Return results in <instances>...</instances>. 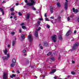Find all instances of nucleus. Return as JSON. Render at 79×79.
I'll use <instances>...</instances> for the list:
<instances>
[{
    "mask_svg": "<svg viewBox=\"0 0 79 79\" xmlns=\"http://www.w3.org/2000/svg\"><path fill=\"white\" fill-rule=\"evenodd\" d=\"M31 2H28L27 3V6H34V5L35 4V2L34 0H30Z\"/></svg>",
    "mask_w": 79,
    "mask_h": 79,
    "instance_id": "obj_1",
    "label": "nucleus"
},
{
    "mask_svg": "<svg viewBox=\"0 0 79 79\" xmlns=\"http://www.w3.org/2000/svg\"><path fill=\"white\" fill-rule=\"evenodd\" d=\"M27 38L29 39V42H32L33 40V38H32V35H31V34H30V35L27 36Z\"/></svg>",
    "mask_w": 79,
    "mask_h": 79,
    "instance_id": "obj_2",
    "label": "nucleus"
},
{
    "mask_svg": "<svg viewBox=\"0 0 79 79\" xmlns=\"http://www.w3.org/2000/svg\"><path fill=\"white\" fill-rule=\"evenodd\" d=\"M56 35H54L52 37V40L54 42H56Z\"/></svg>",
    "mask_w": 79,
    "mask_h": 79,
    "instance_id": "obj_3",
    "label": "nucleus"
},
{
    "mask_svg": "<svg viewBox=\"0 0 79 79\" xmlns=\"http://www.w3.org/2000/svg\"><path fill=\"white\" fill-rule=\"evenodd\" d=\"M79 46V43H76L73 45V49L76 50V47H78Z\"/></svg>",
    "mask_w": 79,
    "mask_h": 79,
    "instance_id": "obj_4",
    "label": "nucleus"
},
{
    "mask_svg": "<svg viewBox=\"0 0 79 79\" xmlns=\"http://www.w3.org/2000/svg\"><path fill=\"white\" fill-rule=\"evenodd\" d=\"M68 2H66L64 3V7L65 10H67L68 9Z\"/></svg>",
    "mask_w": 79,
    "mask_h": 79,
    "instance_id": "obj_5",
    "label": "nucleus"
},
{
    "mask_svg": "<svg viewBox=\"0 0 79 79\" xmlns=\"http://www.w3.org/2000/svg\"><path fill=\"white\" fill-rule=\"evenodd\" d=\"M3 79H7V74L5 73H3Z\"/></svg>",
    "mask_w": 79,
    "mask_h": 79,
    "instance_id": "obj_6",
    "label": "nucleus"
},
{
    "mask_svg": "<svg viewBox=\"0 0 79 79\" xmlns=\"http://www.w3.org/2000/svg\"><path fill=\"white\" fill-rule=\"evenodd\" d=\"M73 12L74 13H78V10L77 9H75L74 7L73 8Z\"/></svg>",
    "mask_w": 79,
    "mask_h": 79,
    "instance_id": "obj_7",
    "label": "nucleus"
},
{
    "mask_svg": "<svg viewBox=\"0 0 79 79\" xmlns=\"http://www.w3.org/2000/svg\"><path fill=\"white\" fill-rule=\"evenodd\" d=\"M70 35V31H68L66 34L65 35L67 37H68V36H69Z\"/></svg>",
    "mask_w": 79,
    "mask_h": 79,
    "instance_id": "obj_8",
    "label": "nucleus"
},
{
    "mask_svg": "<svg viewBox=\"0 0 79 79\" xmlns=\"http://www.w3.org/2000/svg\"><path fill=\"white\" fill-rule=\"evenodd\" d=\"M0 10H1V11L2 12V15H4V14L5 13V12L4 11H3V10L2 9V8H0Z\"/></svg>",
    "mask_w": 79,
    "mask_h": 79,
    "instance_id": "obj_9",
    "label": "nucleus"
},
{
    "mask_svg": "<svg viewBox=\"0 0 79 79\" xmlns=\"http://www.w3.org/2000/svg\"><path fill=\"white\" fill-rule=\"evenodd\" d=\"M0 10H1V11L2 12V15H4V14L5 13V12L4 11H3V10L2 9V8H0Z\"/></svg>",
    "mask_w": 79,
    "mask_h": 79,
    "instance_id": "obj_10",
    "label": "nucleus"
},
{
    "mask_svg": "<svg viewBox=\"0 0 79 79\" xmlns=\"http://www.w3.org/2000/svg\"><path fill=\"white\" fill-rule=\"evenodd\" d=\"M43 44L45 47H47V46H48V43H47V42H44Z\"/></svg>",
    "mask_w": 79,
    "mask_h": 79,
    "instance_id": "obj_11",
    "label": "nucleus"
},
{
    "mask_svg": "<svg viewBox=\"0 0 79 79\" xmlns=\"http://www.w3.org/2000/svg\"><path fill=\"white\" fill-rule=\"evenodd\" d=\"M56 69H54L52 70V71L50 72V73H55L56 72Z\"/></svg>",
    "mask_w": 79,
    "mask_h": 79,
    "instance_id": "obj_12",
    "label": "nucleus"
},
{
    "mask_svg": "<svg viewBox=\"0 0 79 79\" xmlns=\"http://www.w3.org/2000/svg\"><path fill=\"white\" fill-rule=\"evenodd\" d=\"M12 63H16V59L15 58H13V59L12 60Z\"/></svg>",
    "mask_w": 79,
    "mask_h": 79,
    "instance_id": "obj_13",
    "label": "nucleus"
},
{
    "mask_svg": "<svg viewBox=\"0 0 79 79\" xmlns=\"http://www.w3.org/2000/svg\"><path fill=\"white\" fill-rule=\"evenodd\" d=\"M3 52H4L5 55H6V53L8 52V51H7V49L5 48V50H4Z\"/></svg>",
    "mask_w": 79,
    "mask_h": 79,
    "instance_id": "obj_14",
    "label": "nucleus"
},
{
    "mask_svg": "<svg viewBox=\"0 0 79 79\" xmlns=\"http://www.w3.org/2000/svg\"><path fill=\"white\" fill-rule=\"evenodd\" d=\"M21 38H22V40H24V39L25 37H24V35L23 34L21 36Z\"/></svg>",
    "mask_w": 79,
    "mask_h": 79,
    "instance_id": "obj_15",
    "label": "nucleus"
},
{
    "mask_svg": "<svg viewBox=\"0 0 79 79\" xmlns=\"http://www.w3.org/2000/svg\"><path fill=\"white\" fill-rule=\"evenodd\" d=\"M27 19H29V18H30V14H27Z\"/></svg>",
    "mask_w": 79,
    "mask_h": 79,
    "instance_id": "obj_16",
    "label": "nucleus"
},
{
    "mask_svg": "<svg viewBox=\"0 0 79 79\" xmlns=\"http://www.w3.org/2000/svg\"><path fill=\"white\" fill-rule=\"evenodd\" d=\"M53 8L52 7H50V11H51V13H53Z\"/></svg>",
    "mask_w": 79,
    "mask_h": 79,
    "instance_id": "obj_17",
    "label": "nucleus"
},
{
    "mask_svg": "<svg viewBox=\"0 0 79 79\" xmlns=\"http://www.w3.org/2000/svg\"><path fill=\"white\" fill-rule=\"evenodd\" d=\"M57 19L58 21H61V17L60 16H58L57 18Z\"/></svg>",
    "mask_w": 79,
    "mask_h": 79,
    "instance_id": "obj_18",
    "label": "nucleus"
},
{
    "mask_svg": "<svg viewBox=\"0 0 79 79\" xmlns=\"http://www.w3.org/2000/svg\"><path fill=\"white\" fill-rule=\"evenodd\" d=\"M15 66V63H12L11 64L10 66L11 67H14Z\"/></svg>",
    "mask_w": 79,
    "mask_h": 79,
    "instance_id": "obj_19",
    "label": "nucleus"
},
{
    "mask_svg": "<svg viewBox=\"0 0 79 79\" xmlns=\"http://www.w3.org/2000/svg\"><path fill=\"white\" fill-rule=\"evenodd\" d=\"M2 59L3 60H8L7 57H6V56L2 57Z\"/></svg>",
    "mask_w": 79,
    "mask_h": 79,
    "instance_id": "obj_20",
    "label": "nucleus"
},
{
    "mask_svg": "<svg viewBox=\"0 0 79 79\" xmlns=\"http://www.w3.org/2000/svg\"><path fill=\"white\" fill-rule=\"evenodd\" d=\"M35 37H38V33L36 31L35 33Z\"/></svg>",
    "mask_w": 79,
    "mask_h": 79,
    "instance_id": "obj_21",
    "label": "nucleus"
},
{
    "mask_svg": "<svg viewBox=\"0 0 79 79\" xmlns=\"http://www.w3.org/2000/svg\"><path fill=\"white\" fill-rule=\"evenodd\" d=\"M57 5L58 7H60L61 6V5H60V2H57Z\"/></svg>",
    "mask_w": 79,
    "mask_h": 79,
    "instance_id": "obj_22",
    "label": "nucleus"
},
{
    "mask_svg": "<svg viewBox=\"0 0 79 79\" xmlns=\"http://www.w3.org/2000/svg\"><path fill=\"white\" fill-rule=\"evenodd\" d=\"M58 37L59 39V40H62V36H61V35L58 36Z\"/></svg>",
    "mask_w": 79,
    "mask_h": 79,
    "instance_id": "obj_23",
    "label": "nucleus"
},
{
    "mask_svg": "<svg viewBox=\"0 0 79 79\" xmlns=\"http://www.w3.org/2000/svg\"><path fill=\"white\" fill-rule=\"evenodd\" d=\"M16 75L15 74H12V76H10V77L11 78H13V77H15Z\"/></svg>",
    "mask_w": 79,
    "mask_h": 79,
    "instance_id": "obj_24",
    "label": "nucleus"
},
{
    "mask_svg": "<svg viewBox=\"0 0 79 79\" xmlns=\"http://www.w3.org/2000/svg\"><path fill=\"white\" fill-rule=\"evenodd\" d=\"M50 60H52V61H54L55 60V58H54V57H52L50 58Z\"/></svg>",
    "mask_w": 79,
    "mask_h": 79,
    "instance_id": "obj_25",
    "label": "nucleus"
},
{
    "mask_svg": "<svg viewBox=\"0 0 79 79\" xmlns=\"http://www.w3.org/2000/svg\"><path fill=\"white\" fill-rule=\"evenodd\" d=\"M32 10H34L35 11L36 10V9H35V7H34V6H33L32 7Z\"/></svg>",
    "mask_w": 79,
    "mask_h": 79,
    "instance_id": "obj_26",
    "label": "nucleus"
},
{
    "mask_svg": "<svg viewBox=\"0 0 79 79\" xmlns=\"http://www.w3.org/2000/svg\"><path fill=\"white\" fill-rule=\"evenodd\" d=\"M15 41H13L12 42V46H14L15 45Z\"/></svg>",
    "mask_w": 79,
    "mask_h": 79,
    "instance_id": "obj_27",
    "label": "nucleus"
},
{
    "mask_svg": "<svg viewBox=\"0 0 79 79\" xmlns=\"http://www.w3.org/2000/svg\"><path fill=\"white\" fill-rule=\"evenodd\" d=\"M46 21H49L50 20L47 18H45Z\"/></svg>",
    "mask_w": 79,
    "mask_h": 79,
    "instance_id": "obj_28",
    "label": "nucleus"
},
{
    "mask_svg": "<svg viewBox=\"0 0 79 79\" xmlns=\"http://www.w3.org/2000/svg\"><path fill=\"white\" fill-rule=\"evenodd\" d=\"M60 58H61V56H60V54L58 57V60H60Z\"/></svg>",
    "mask_w": 79,
    "mask_h": 79,
    "instance_id": "obj_29",
    "label": "nucleus"
},
{
    "mask_svg": "<svg viewBox=\"0 0 79 79\" xmlns=\"http://www.w3.org/2000/svg\"><path fill=\"white\" fill-rule=\"evenodd\" d=\"M12 16H14V15H15V13L14 12H13L12 13H11L10 14Z\"/></svg>",
    "mask_w": 79,
    "mask_h": 79,
    "instance_id": "obj_30",
    "label": "nucleus"
},
{
    "mask_svg": "<svg viewBox=\"0 0 79 79\" xmlns=\"http://www.w3.org/2000/svg\"><path fill=\"white\" fill-rule=\"evenodd\" d=\"M10 10L11 11H14V9H13V8H11L10 9Z\"/></svg>",
    "mask_w": 79,
    "mask_h": 79,
    "instance_id": "obj_31",
    "label": "nucleus"
},
{
    "mask_svg": "<svg viewBox=\"0 0 79 79\" xmlns=\"http://www.w3.org/2000/svg\"><path fill=\"white\" fill-rule=\"evenodd\" d=\"M19 16H22V14L20 12H19Z\"/></svg>",
    "mask_w": 79,
    "mask_h": 79,
    "instance_id": "obj_32",
    "label": "nucleus"
},
{
    "mask_svg": "<svg viewBox=\"0 0 79 79\" xmlns=\"http://www.w3.org/2000/svg\"><path fill=\"white\" fill-rule=\"evenodd\" d=\"M71 73L72 74H73V75H74L75 74V72H71Z\"/></svg>",
    "mask_w": 79,
    "mask_h": 79,
    "instance_id": "obj_33",
    "label": "nucleus"
},
{
    "mask_svg": "<svg viewBox=\"0 0 79 79\" xmlns=\"http://www.w3.org/2000/svg\"><path fill=\"white\" fill-rule=\"evenodd\" d=\"M22 28H23V29H25L26 28V27L24 26H22Z\"/></svg>",
    "mask_w": 79,
    "mask_h": 79,
    "instance_id": "obj_34",
    "label": "nucleus"
},
{
    "mask_svg": "<svg viewBox=\"0 0 79 79\" xmlns=\"http://www.w3.org/2000/svg\"><path fill=\"white\" fill-rule=\"evenodd\" d=\"M10 57V55L9 54H7V57H6L8 59V58H9Z\"/></svg>",
    "mask_w": 79,
    "mask_h": 79,
    "instance_id": "obj_35",
    "label": "nucleus"
},
{
    "mask_svg": "<svg viewBox=\"0 0 79 79\" xmlns=\"http://www.w3.org/2000/svg\"><path fill=\"white\" fill-rule=\"evenodd\" d=\"M67 19H68V21H70V18H69V17H68L67 18Z\"/></svg>",
    "mask_w": 79,
    "mask_h": 79,
    "instance_id": "obj_36",
    "label": "nucleus"
},
{
    "mask_svg": "<svg viewBox=\"0 0 79 79\" xmlns=\"http://www.w3.org/2000/svg\"><path fill=\"white\" fill-rule=\"evenodd\" d=\"M26 50H23V53H26Z\"/></svg>",
    "mask_w": 79,
    "mask_h": 79,
    "instance_id": "obj_37",
    "label": "nucleus"
},
{
    "mask_svg": "<svg viewBox=\"0 0 79 79\" xmlns=\"http://www.w3.org/2000/svg\"><path fill=\"white\" fill-rule=\"evenodd\" d=\"M40 21H39L38 22L37 24L40 25Z\"/></svg>",
    "mask_w": 79,
    "mask_h": 79,
    "instance_id": "obj_38",
    "label": "nucleus"
},
{
    "mask_svg": "<svg viewBox=\"0 0 79 79\" xmlns=\"http://www.w3.org/2000/svg\"><path fill=\"white\" fill-rule=\"evenodd\" d=\"M19 32H20V33H21L22 32V31H21V29H20L19 30Z\"/></svg>",
    "mask_w": 79,
    "mask_h": 79,
    "instance_id": "obj_39",
    "label": "nucleus"
},
{
    "mask_svg": "<svg viewBox=\"0 0 79 79\" xmlns=\"http://www.w3.org/2000/svg\"><path fill=\"white\" fill-rule=\"evenodd\" d=\"M39 20H40V21H42L43 19L42 18H40L39 19Z\"/></svg>",
    "mask_w": 79,
    "mask_h": 79,
    "instance_id": "obj_40",
    "label": "nucleus"
},
{
    "mask_svg": "<svg viewBox=\"0 0 79 79\" xmlns=\"http://www.w3.org/2000/svg\"><path fill=\"white\" fill-rule=\"evenodd\" d=\"M72 63L73 64H74V63H75V61H74L72 60Z\"/></svg>",
    "mask_w": 79,
    "mask_h": 79,
    "instance_id": "obj_41",
    "label": "nucleus"
},
{
    "mask_svg": "<svg viewBox=\"0 0 79 79\" xmlns=\"http://www.w3.org/2000/svg\"><path fill=\"white\" fill-rule=\"evenodd\" d=\"M39 26H40V25L37 24L36 25V27H39Z\"/></svg>",
    "mask_w": 79,
    "mask_h": 79,
    "instance_id": "obj_42",
    "label": "nucleus"
},
{
    "mask_svg": "<svg viewBox=\"0 0 79 79\" xmlns=\"http://www.w3.org/2000/svg\"><path fill=\"white\" fill-rule=\"evenodd\" d=\"M40 48L41 50H42V49H43V47L42 46H40Z\"/></svg>",
    "mask_w": 79,
    "mask_h": 79,
    "instance_id": "obj_43",
    "label": "nucleus"
},
{
    "mask_svg": "<svg viewBox=\"0 0 79 79\" xmlns=\"http://www.w3.org/2000/svg\"><path fill=\"white\" fill-rule=\"evenodd\" d=\"M24 1L25 3H27V2H28V1L27 0H25Z\"/></svg>",
    "mask_w": 79,
    "mask_h": 79,
    "instance_id": "obj_44",
    "label": "nucleus"
},
{
    "mask_svg": "<svg viewBox=\"0 0 79 79\" xmlns=\"http://www.w3.org/2000/svg\"><path fill=\"white\" fill-rule=\"evenodd\" d=\"M45 76L44 75H43L42 76V77H43V79H44V78H45Z\"/></svg>",
    "mask_w": 79,
    "mask_h": 79,
    "instance_id": "obj_45",
    "label": "nucleus"
},
{
    "mask_svg": "<svg viewBox=\"0 0 79 79\" xmlns=\"http://www.w3.org/2000/svg\"><path fill=\"white\" fill-rule=\"evenodd\" d=\"M72 49L71 50V52H73V50H76V49H73V47H72Z\"/></svg>",
    "mask_w": 79,
    "mask_h": 79,
    "instance_id": "obj_46",
    "label": "nucleus"
},
{
    "mask_svg": "<svg viewBox=\"0 0 79 79\" xmlns=\"http://www.w3.org/2000/svg\"><path fill=\"white\" fill-rule=\"evenodd\" d=\"M77 32V31H76V30H75L74 31V34H76V33Z\"/></svg>",
    "mask_w": 79,
    "mask_h": 79,
    "instance_id": "obj_47",
    "label": "nucleus"
},
{
    "mask_svg": "<svg viewBox=\"0 0 79 79\" xmlns=\"http://www.w3.org/2000/svg\"><path fill=\"white\" fill-rule=\"evenodd\" d=\"M40 29H41V27H39L38 28V31H39V30H40Z\"/></svg>",
    "mask_w": 79,
    "mask_h": 79,
    "instance_id": "obj_48",
    "label": "nucleus"
},
{
    "mask_svg": "<svg viewBox=\"0 0 79 79\" xmlns=\"http://www.w3.org/2000/svg\"><path fill=\"white\" fill-rule=\"evenodd\" d=\"M15 32H12L11 33V34H13V35H14V34H15Z\"/></svg>",
    "mask_w": 79,
    "mask_h": 79,
    "instance_id": "obj_49",
    "label": "nucleus"
},
{
    "mask_svg": "<svg viewBox=\"0 0 79 79\" xmlns=\"http://www.w3.org/2000/svg\"><path fill=\"white\" fill-rule=\"evenodd\" d=\"M17 73H18L19 74V73H20V72H19V70L17 71Z\"/></svg>",
    "mask_w": 79,
    "mask_h": 79,
    "instance_id": "obj_50",
    "label": "nucleus"
},
{
    "mask_svg": "<svg viewBox=\"0 0 79 79\" xmlns=\"http://www.w3.org/2000/svg\"><path fill=\"white\" fill-rule=\"evenodd\" d=\"M47 27L48 28H50V26L48 25L47 26Z\"/></svg>",
    "mask_w": 79,
    "mask_h": 79,
    "instance_id": "obj_51",
    "label": "nucleus"
},
{
    "mask_svg": "<svg viewBox=\"0 0 79 79\" xmlns=\"http://www.w3.org/2000/svg\"><path fill=\"white\" fill-rule=\"evenodd\" d=\"M17 18V17L16 16H14V19H15V18Z\"/></svg>",
    "mask_w": 79,
    "mask_h": 79,
    "instance_id": "obj_52",
    "label": "nucleus"
},
{
    "mask_svg": "<svg viewBox=\"0 0 79 79\" xmlns=\"http://www.w3.org/2000/svg\"><path fill=\"white\" fill-rule=\"evenodd\" d=\"M8 48H10V44H8Z\"/></svg>",
    "mask_w": 79,
    "mask_h": 79,
    "instance_id": "obj_53",
    "label": "nucleus"
},
{
    "mask_svg": "<svg viewBox=\"0 0 79 79\" xmlns=\"http://www.w3.org/2000/svg\"><path fill=\"white\" fill-rule=\"evenodd\" d=\"M51 19H54V17H51Z\"/></svg>",
    "mask_w": 79,
    "mask_h": 79,
    "instance_id": "obj_54",
    "label": "nucleus"
},
{
    "mask_svg": "<svg viewBox=\"0 0 79 79\" xmlns=\"http://www.w3.org/2000/svg\"><path fill=\"white\" fill-rule=\"evenodd\" d=\"M16 6H18L19 5V4L18 3H16Z\"/></svg>",
    "mask_w": 79,
    "mask_h": 79,
    "instance_id": "obj_55",
    "label": "nucleus"
},
{
    "mask_svg": "<svg viewBox=\"0 0 79 79\" xmlns=\"http://www.w3.org/2000/svg\"><path fill=\"white\" fill-rule=\"evenodd\" d=\"M54 79H57V77L55 76V77H54Z\"/></svg>",
    "mask_w": 79,
    "mask_h": 79,
    "instance_id": "obj_56",
    "label": "nucleus"
},
{
    "mask_svg": "<svg viewBox=\"0 0 79 79\" xmlns=\"http://www.w3.org/2000/svg\"><path fill=\"white\" fill-rule=\"evenodd\" d=\"M44 16H45V17H47V14H44Z\"/></svg>",
    "mask_w": 79,
    "mask_h": 79,
    "instance_id": "obj_57",
    "label": "nucleus"
},
{
    "mask_svg": "<svg viewBox=\"0 0 79 79\" xmlns=\"http://www.w3.org/2000/svg\"><path fill=\"white\" fill-rule=\"evenodd\" d=\"M27 64H29V60H27Z\"/></svg>",
    "mask_w": 79,
    "mask_h": 79,
    "instance_id": "obj_58",
    "label": "nucleus"
},
{
    "mask_svg": "<svg viewBox=\"0 0 79 79\" xmlns=\"http://www.w3.org/2000/svg\"><path fill=\"white\" fill-rule=\"evenodd\" d=\"M52 54V52H50L49 53V55H51Z\"/></svg>",
    "mask_w": 79,
    "mask_h": 79,
    "instance_id": "obj_59",
    "label": "nucleus"
},
{
    "mask_svg": "<svg viewBox=\"0 0 79 79\" xmlns=\"http://www.w3.org/2000/svg\"><path fill=\"white\" fill-rule=\"evenodd\" d=\"M60 12H61V13H63V10H61Z\"/></svg>",
    "mask_w": 79,
    "mask_h": 79,
    "instance_id": "obj_60",
    "label": "nucleus"
},
{
    "mask_svg": "<svg viewBox=\"0 0 79 79\" xmlns=\"http://www.w3.org/2000/svg\"><path fill=\"white\" fill-rule=\"evenodd\" d=\"M10 19H13V16H11L10 17Z\"/></svg>",
    "mask_w": 79,
    "mask_h": 79,
    "instance_id": "obj_61",
    "label": "nucleus"
},
{
    "mask_svg": "<svg viewBox=\"0 0 79 79\" xmlns=\"http://www.w3.org/2000/svg\"><path fill=\"white\" fill-rule=\"evenodd\" d=\"M24 23H22L21 24V25H24Z\"/></svg>",
    "mask_w": 79,
    "mask_h": 79,
    "instance_id": "obj_62",
    "label": "nucleus"
},
{
    "mask_svg": "<svg viewBox=\"0 0 79 79\" xmlns=\"http://www.w3.org/2000/svg\"><path fill=\"white\" fill-rule=\"evenodd\" d=\"M35 78H36V79H37V77L36 76H35Z\"/></svg>",
    "mask_w": 79,
    "mask_h": 79,
    "instance_id": "obj_63",
    "label": "nucleus"
},
{
    "mask_svg": "<svg viewBox=\"0 0 79 79\" xmlns=\"http://www.w3.org/2000/svg\"><path fill=\"white\" fill-rule=\"evenodd\" d=\"M2 2L3 3H6V2L5 1H3Z\"/></svg>",
    "mask_w": 79,
    "mask_h": 79,
    "instance_id": "obj_64",
    "label": "nucleus"
}]
</instances>
